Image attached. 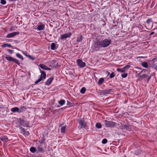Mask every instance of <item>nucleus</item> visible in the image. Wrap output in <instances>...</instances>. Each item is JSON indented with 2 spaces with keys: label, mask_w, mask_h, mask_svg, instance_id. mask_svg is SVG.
<instances>
[{
  "label": "nucleus",
  "mask_w": 157,
  "mask_h": 157,
  "mask_svg": "<svg viewBox=\"0 0 157 157\" xmlns=\"http://www.w3.org/2000/svg\"><path fill=\"white\" fill-rule=\"evenodd\" d=\"M128 127V126L127 125H123L122 126L121 128L123 129H124Z\"/></svg>",
  "instance_id": "a19ab883"
},
{
  "label": "nucleus",
  "mask_w": 157,
  "mask_h": 157,
  "mask_svg": "<svg viewBox=\"0 0 157 157\" xmlns=\"http://www.w3.org/2000/svg\"><path fill=\"white\" fill-rule=\"evenodd\" d=\"M151 67H152L153 68H156V65L154 63V62H153V63L151 65Z\"/></svg>",
  "instance_id": "ea45409f"
},
{
  "label": "nucleus",
  "mask_w": 157,
  "mask_h": 157,
  "mask_svg": "<svg viewBox=\"0 0 157 157\" xmlns=\"http://www.w3.org/2000/svg\"><path fill=\"white\" fill-rule=\"evenodd\" d=\"M11 110L13 113L17 112L19 113V108L17 107L13 108L11 109Z\"/></svg>",
  "instance_id": "4468645a"
},
{
  "label": "nucleus",
  "mask_w": 157,
  "mask_h": 157,
  "mask_svg": "<svg viewBox=\"0 0 157 157\" xmlns=\"http://www.w3.org/2000/svg\"><path fill=\"white\" fill-rule=\"evenodd\" d=\"M114 73L112 72L110 75V77L111 78H113L114 76Z\"/></svg>",
  "instance_id": "79ce46f5"
},
{
  "label": "nucleus",
  "mask_w": 157,
  "mask_h": 157,
  "mask_svg": "<svg viewBox=\"0 0 157 157\" xmlns=\"http://www.w3.org/2000/svg\"><path fill=\"white\" fill-rule=\"evenodd\" d=\"M154 59H152V60H151V61H153V60H154Z\"/></svg>",
  "instance_id": "6e6d98bb"
},
{
  "label": "nucleus",
  "mask_w": 157,
  "mask_h": 157,
  "mask_svg": "<svg viewBox=\"0 0 157 157\" xmlns=\"http://www.w3.org/2000/svg\"><path fill=\"white\" fill-rule=\"evenodd\" d=\"M10 1H16L17 0H9Z\"/></svg>",
  "instance_id": "603ef678"
},
{
  "label": "nucleus",
  "mask_w": 157,
  "mask_h": 157,
  "mask_svg": "<svg viewBox=\"0 0 157 157\" xmlns=\"http://www.w3.org/2000/svg\"><path fill=\"white\" fill-rule=\"evenodd\" d=\"M30 151L32 153H37V148L34 147H31L30 148Z\"/></svg>",
  "instance_id": "2eb2a0df"
},
{
  "label": "nucleus",
  "mask_w": 157,
  "mask_h": 157,
  "mask_svg": "<svg viewBox=\"0 0 157 157\" xmlns=\"http://www.w3.org/2000/svg\"><path fill=\"white\" fill-rule=\"evenodd\" d=\"M7 51L9 52L10 54H11L13 53V50H12L10 49H8Z\"/></svg>",
  "instance_id": "37998d69"
},
{
  "label": "nucleus",
  "mask_w": 157,
  "mask_h": 157,
  "mask_svg": "<svg viewBox=\"0 0 157 157\" xmlns=\"http://www.w3.org/2000/svg\"><path fill=\"white\" fill-rule=\"evenodd\" d=\"M79 124L81 126V127L79 128L78 126V128L80 129L82 128H85L86 126V122L83 120H80L78 121Z\"/></svg>",
  "instance_id": "39448f33"
},
{
  "label": "nucleus",
  "mask_w": 157,
  "mask_h": 157,
  "mask_svg": "<svg viewBox=\"0 0 157 157\" xmlns=\"http://www.w3.org/2000/svg\"><path fill=\"white\" fill-rule=\"evenodd\" d=\"M96 127L98 128H101V125L99 123H97L95 125Z\"/></svg>",
  "instance_id": "a878e982"
},
{
  "label": "nucleus",
  "mask_w": 157,
  "mask_h": 157,
  "mask_svg": "<svg viewBox=\"0 0 157 157\" xmlns=\"http://www.w3.org/2000/svg\"><path fill=\"white\" fill-rule=\"evenodd\" d=\"M71 35V33H69L64 34L61 36L60 38L61 40H63L70 37Z\"/></svg>",
  "instance_id": "1a4fd4ad"
},
{
  "label": "nucleus",
  "mask_w": 157,
  "mask_h": 157,
  "mask_svg": "<svg viewBox=\"0 0 157 157\" xmlns=\"http://www.w3.org/2000/svg\"><path fill=\"white\" fill-rule=\"evenodd\" d=\"M148 77V75H146V74H143L141 76H140V79H142L143 78H146Z\"/></svg>",
  "instance_id": "393cba45"
},
{
  "label": "nucleus",
  "mask_w": 157,
  "mask_h": 157,
  "mask_svg": "<svg viewBox=\"0 0 157 157\" xmlns=\"http://www.w3.org/2000/svg\"><path fill=\"white\" fill-rule=\"evenodd\" d=\"M147 82H148L151 78V76H148V77H147Z\"/></svg>",
  "instance_id": "a18cd8bd"
},
{
  "label": "nucleus",
  "mask_w": 157,
  "mask_h": 157,
  "mask_svg": "<svg viewBox=\"0 0 157 157\" xmlns=\"http://www.w3.org/2000/svg\"><path fill=\"white\" fill-rule=\"evenodd\" d=\"M0 139L4 143H6L9 141L8 139L6 136H1L0 137Z\"/></svg>",
  "instance_id": "9b49d317"
},
{
  "label": "nucleus",
  "mask_w": 157,
  "mask_h": 157,
  "mask_svg": "<svg viewBox=\"0 0 157 157\" xmlns=\"http://www.w3.org/2000/svg\"><path fill=\"white\" fill-rule=\"evenodd\" d=\"M104 81V79L103 78H100L98 81V83L99 85H101L102 84Z\"/></svg>",
  "instance_id": "c756f323"
},
{
  "label": "nucleus",
  "mask_w": 157,
  "mask_h": 157,
  "mask_svg": "<svg viewBox=\"0 0 157 157\" xmlns=\"http://www.w3.org/2000/svg\"><path fill=\"white\" fill-rule=\"evenodd\" d=\"M154 34V32H152L151 33H150V35H152L153 34Z\"/></svg>",
  "instance_id": "8fccbe9b"
},
{
  "label": "nucleus",
  "mask_w": 157,
  "mask_h": 157,
  "mask_svg": "<svg viewBox=\"0 0 157 157\" xmlns=\"http://www.w3.org/2000/svg\"><path fill=\"white\" fill-rule=\"evenodd\" d=\"M113 90V89H110L105 90H104V91H105L104 95H106L107 94H110V92H111Z\"/></svg>",
  "instance_id": "f3484780"
},
{
  "label": "nucleus",
  "mask_w": 157,
  "mask_h": 157,
  "mask_svg": "<svg viewBox=\"0 0 157 157\" xmlns=\"http://www.w3.org/2000/svg\"><path fill=\"white\" fill-rule=\"evenodd\" d=\"M151 22V19H149L147 21L146 23L148 24H149Z\"/></svg>",
  "instance_id": "c03bdc74"
},
{
  "label": "nucleus",
  "mask_w": 157,
  "mask_h": 157,
  "mask_svg": "<svg viewBox=\"0 0 157 157\" xmlns=\"http://www.w3.org/2000/svg\"><path fill=\"white\" fill-rule=\"evenodd\" d=\"M26 109L25 107L24 106H22L19 109V113H22L23 112L25 109Z\"/></svg>",
  "instance_id": "6ab92c4d"
},
{
  "label": "nucleus",
  "mask_w": 157,
  "mask_h": 157,
  "mask_svg": "<svg viewBox=\"0 0 157 157\" xmlns=\"http://www.w3.org/2000/svg\"><path fill=\"white\" fill-rule=\"evenodd\" d=\"M67 105H68L69 107L72 106L74 105L72 103H71V102L69 101H67Z\"/></svg>",
  "instance_id": "7c9ffc66"
},
{
  "label": "nucleus",
  "mask_w": 157,
  "mask_h": 157,
  "mask_svg": "<svg viewBox=\"0 0 157 157\" xmlns=\"http://www.w3.org/2000/svg\"><path fill=\"white\" fill-rule=\"evenodd\" d=\"M53 79V78L52 77H51L49 78L46 82V84L47 85H49L52 82Z\"/></svg>",
  "instance_id": "dca6fc26"
},
{
  "label": "nucleus",
  "mask_w": 157,
  "mask_h": 157,
  "mask_svg": "<svg viewBox=\"0 0 157 157\" xmlns=\"http://www.w3.org/2000/svg\"><path fill=\"white\" fill-rule=\"evenodd\" d=\"M117 71H118V72H121L124 73L125 72V71L124 69L123 68H118L117 69Z\"/></svg>",
  "instance_id": "bb28decb"
},
{
  "label": "nucleus",
  "mask_w": 157,
  "mask_h": 157,
  "mask_svg": "<svg viewBox=\"0 0 157 157\" xmlns=\"http://www.w3.org/2000/svg\"><path fill=\"white\" fill-rule=\"evenodd\" d=\"M20 129L21 130V132L22 133H25V129L23 128V127H20Z\"/></svg>",
  "instance_id": "2f4dec72"
},
{
  "label": "nucleus",
  "mask_w": 157,
  "mask_h": 157,
  "mask_svg": "<svg viewBox=\"0 0 157 157\" xmlns=\"http://www.w3.org/2000/svg\"><path fill=\"white\" fill-rule=\"evenodd\" d=\"M128 74L126 73L122 74L121 75V77L123 78H125L127 76Z\"/></svg>",
  "instance_id": "f704fd0d"
},
{
  "label": "nucleus",
  "mask_w": 157,
  "mask_h": 157,
  "mask_svg": "<svg viewBox=\"0 0 157 157\" xmlns=\"http://www.w3.org/2000/svg\"><path fill=\"white\" fill-rule=\"evenodd\" d=\"M130 67V66L129 65H126L123 68L124 70L126 69H129Z\"/></svg>",
  "instance_id": "58836bf2"
},
{
  "label": "nucleus",
  "mask_w": 157,
  "mask_h": 157,
  "mask_svg": "<svg viewBox=\"0 0 157 157\" xmlns=\"http://www.w3.org/2000/svg\"><path fill=\"white\" fill-rule=\"evenodd\" d=\"M40 71L41 73V76L40 78L35 82V84H37L42 80L43 78L44 79L46 77V74L45 73L44 71H41L40 70Z\"/></svg>",
  "instance_id": "7ed1b4c3"
},
{
  "label": "nucleus",
  "mask_w": 157,
  "mask_h": 157,
  "mask_svg": "<svg viewBox=\"0 0 157 157\" xmlns=\"http://www.w3.org/2000/svg\"><path fill=\"white\" fill-rule=\"evenodd\" d=\"M39 24V25L36 26L37 30L39 31L44 30L45 26V25L41 23H40Z\"/></svg>",
  "instance_id": "6e6552de"
},
{
  "label": "nucleus",
  "mask_w": 157,
  "mask_h": 157,
  "mask_svg": "<svg viewBox=\"0 0 157 157\" xmlns=\"http://www.w3.org/2000/svg\"><path fill=\"white\" fill-rule=\"evenodd\" d=\"M58 102L61 105H63L65 104V101L64 100H61L59 101Z\"/></svg>",
  "instance_id": "412c9836"
},
{
  "label": "nucleus",
  "mask_w": 157,
  "mask_h": 157,
  "mask_svg": "<svg viewBox=\"0 0 157 157\" xmlns=\"http://www.w3.org/2000/svg\"><path fill=\"white\" fill-rule=\"evenodd\" d=\"M141 65L144 68H147L148 67L147 63L145 62L142 63Z\"/></svg>",
  "instance_id": "aec40b11"
},
{
  "label": "nucleus",
  "mask_w": 157,
  "mask_h": 157,
  "mask_svg": "<svg viewBox=\"0 0 157 157\" xmlns=\"http://www.w3.org/2000/svg\"><path fill=\"white\" fill-rule=\"evenodd\" d=\"M16 56L18 58L22 60H23L24 59V58L19 53H17L16 54Z\"/></svg>",
  "instance_id": "4be33fe9"
},
{
  "label": "nucleus",
  "mask_w": 157,
  "mask_h": 157,
  "mask_svg": "<svg viewBox=\"0 0 157 157\" xmlns=\"http://www.w3.org/2000/svg\"><path fill=\"white\" fill-rule=\"evenodd\" d=\"M40 66L41 67V68L42 69L48 70H50L51 69L47 67L46 66L43 64H40Z\"/></svg>",
  "instance_id": "f8f14e48"
},
{
  "label": "nucleus",
  "mask_w": 157,
  "mask_h": 157,
  "mask_svg": "<svg viewBox=\"0 0 157 157\" xmlns=\"http://www.w3.org/2000/svg\"><path fill=\"white\" fill-rule=\"evenodd\" d=\"M107 140L106 139H103L102 141V143L103 144H105L106 143H107Z\"/></svg>",
  "instance_id": "c9c22d12"
},
{
  "label": "nucleus",
  "mask_w": 157,
  "mask_h": 157,
  "mask_svg": "<svg viewBox=\"0 0 157 157\" xmlns=\"http://www.w3.org/2000/svg\"><path fill=\"white\" fill-rule=\"evenodd\" d=\"M86 91V88L85 87L82 88L80 90V92L82 94H84Z\"/></svg>",
  "instance_id": "b1692460"
},
{
  "label": "nucleus",
  "mask_w": 157,
  "mask_h": 157,
  "mask_svg": "<svg viewBox=\"0 0 157 157\" xmlns=\"http://www.w3.org/2000/svg\"><path fill=\"white\" fill-rule=\"evenodd\" d=\"M5 58L8 61L14 62L18 65L20 64V63L17 59L11 57L10 56L7 55Z\"/></svg>",
  "instance_id": "f03ea898"
},
{
  "label": "nucleus",
  "mask_w": 157,
  "mask_h": 157,
  "mask_svg": "<svg viewBox=\"0 0 157 157\" xmlns=\"http://www.w3.org/2000/svg\"><path fill=\"white\" fill-rule=\"evenodd\" d=\"M44 149L41 146H39L37 147V153H42L44 152Z\"/></svg>",
  "instance_id": "ddd939ff"
},
{
  "label": "nucleus",
  "mask_w": 157,
  "mask_h": 157,
  "mask_svg": "<svg viewBox=\"0 0 157 157\" xmlns=\"http://www.w3.org/2000/svg\"><path fill=\"white\" fill-rule=\"evenodd\" d=\"M1 3L2 4L5 5L6 3V1L5 0H1Z\"/></svg>",
  "instance_id": "4c0bfd02"
},
{
  "label": "nucleus",
  "mask_w": 157,
  "mask_h": 157,
  "mask_svg": "<svg viewBox=\"0 0 157 157\" xmlns=\"http://www.w3.org/2000/svg\"><path fill=\"white\" fill-rule=\"evenodd\" d=\"M20 124L23 126L24 127H26L28 126V123L27 121H25L24 120L22 119H20Z\"/></svg>",
  "instance_id": "9d476101"
},
{
  "label": "nucleus",
  "mask_w": 157,
  "mask_h": 157,
  "mask_svg": "<svg viewBox=\"0 0 157 157\" xmlns=\"http://www.w3.org/2000/svg\"><path fill=\"white\" fill-rule=\"evenodd\" d=\"M66 127L65 126H63L61 127L60 129L61 132L62 133H64L65 132Z\"/></svg>",
  "instance_id": "cd10ccee"
},
{
  "label": "nucleus",
  "mask_w": 157,
  "mask_h": 157,
  "mask_svg": "<svg viewBox=\"0 0 157 157\" xmlns=\"http://www.w3.org/2000/svg\"><path fill=\"white\" fill-rule=\"evenodd\" d=\"M104 90H99L98 91V92L100 93L101 94L104 95Z\"/></svg>",
  "instance_id": "72a5a7b5"
},
{
  "label": "nucleus",
  "mask_w": 157,
  "mask_h": 157,
  "mask_svg": "<svg viewBox=\"0 0 157 157\" xmlns=\"http://www.w3.org/2000/svg\"><path fill=\"white\" fill-rule=\"evenodd\" d=\"M147 71V70L145 69H143V70H142L141 71V73H142L143 72H145Z\"/></svg>",
  "instance_id": "49530a36"
},
{
  "label": "nucleus",
  "mask_w": 157,
  "mask_h": 157,
  "mask_svg": "<svg viewBox=\"0 0 157 157\" xmlns=\"http://www.w3.org/2000/svg\"><path fill=\"white\" fill-rule=\"evenodd\" d=\"M40 141H41L40 143V144H43V140H42V141H40Z\"/></svg>",
  "instance_id": "3c124183"
},
{
  "label": "nucleus",
  "mask_w": 157,
  "mask_h": 157,
  "mask_svg": "<svg viewBox=\"0 0 157 157\" xmlns=\"http://www.w3.org/2000/svg\"><path fill=\"white\" fill-rule=\"evenodd\" d=\"M104 122L106 127H114L115 125V123L112 121H108L107 120H105Z\"/></svg>",
  "instance_id": "20e7f679"
},
{
  "label": "nucleus",
  "mask_w": 157,
  "mask_h": 157,
  "mask_svg": "<svg viewBox=\"0 0 157 157\" xmlns=\"http://www.w3.org/2000/svg\"><path fill=\"white\" fill-rule=\"evenodd\" d=\"M141 72H140V73L137 74V76L139 77V78H140V76H141V75H141Z\"/></svg>",
  "instance_id": "09e8293b"
},
{
  "label": "nucleus",
  "mask_w": 157,
  "mask_h": 157,
  "mask_svg": "<svg viewBox=\"0 0 157 157\" xmlns=\"http://www.w3.org/2000/svg\"><path fill=\"white\" fill-rule=\"evenodd\" d=\"M82 39V35H80V37L77 38V42H81Z\"/></svg>",
  "instance_id": "c85d7f7f"
},
{
  "label": "nucleus",
  "mask_w": 157,
  "mask_h": 157,
  "mask_svg": "<svg viewBox=\"0 0 157 157\" xmlns=\"http://www.w3.org/2000/svg\"><path fill=\"white\" fill-rule=\"evenodd\" d=\"M28 57L31 60H33L35 59V58L34 57H32L30 55H28Z\"/></svg>",
  "instance_id": "e433bc0d"
},
{
  "label": "nucleus",
  "mask_w": 157,
  "mask_h": 157,
  "mask_svg": "<svg viewBox=\"0 0 157 157\" xmlns=\"http://www.w3.org/2000/svg\"><path fill=\"white\" fill-rule=\"evenodd\" d=\"M57 107H60V106L59 105H58Z\"/></svg>",
  "instance_id": "864d4df0"
},
{
  "label": "nucleus",
  "mask_w": 157,
  "mask_h": 157,
  "mask_svg": "<svg viewBox=\"0 0 157 157\" xmlns=\"http://www.w3.org/2000/svg\"><path fill=\"white\" fill-rule=\"evenodd\" d=\"M111 42L110 39H105L101 40H97L94 43V49L96 51H99L101 48H105L108 46Z\"/></svg>",
  "instance_id": "f257e3e1"
},
{
  "label": "nucleus",
  "mask_w": 157,
  "mask_h": 157,
  "mask_svg": "<svg viewBox=\"0 0 157 157\" xmlns=\"http://www.w3.org/2000/svg\"><path fill=\"white\" fill-rule=\"evenodd\" d=\"M51 49L54 50L56 48V44L55 43H52L51 45Z\"/></svg>",
  "instance_id": "5701e85b"
},
{
  "label": "nucleus",
  "mask_w": 157,
  "mask_h": 157,
  "mask_svg": "<svg viewBox=\"0 0 157 157\" xmlns=\"http://www.w3.org/2000/svg\"><path fill=\"white\" fill-rule=\"evenodd\" d=\"M121 125V123H116L115 127H116L117 128H118L120 127Z\"/></svg>",
  "instance_id": "473e14b6"
},
{
  "label": "nucleus",
  "mask_w": 157,
  "mask_h": 157,
  "mask_svg": "<svg viewBox=\"0 0 157 157\" xmlns=\"http://www.w3.org/2000/svg\"><path fill=\"white\" fill-rule=\"evenodd\" d=\"M66 108V107H64V108H62V109H65V108Z\"/></svg>",
  "instance_id": "5fc2aeb1"
},
{
  "label": "nucleus",
  "mask_w": 157,
  "mask_h": 157,
  "mask_svg": "<svg viewBox=\"0 0 157 157\" xmlns=\"http://www.w3.org/2000/svg\"><path fill=\"white\" fill-rule=\"evenodd\" d=\"M77 62L78 63V66L81 67H83L85 66V63L83 62L81 59H78L77 60Z\"/></svg>",
  "instance_id": "423d86ee"
},
{
  "label": "nucleus",
  "mask_w": 157,
  "mask_h": 157,
  "mask_svg": "<svg viewBox=\"0 0 157 157\" xmlns=\"http://www.w3.org/2000/svg\"><path fill=\"white\" fill-rule=\"evenodd\" d=\"M19 32H13L8 34L6 36V37L8 38H10L18 34Z\"/></svg>",
  "instance_id": "0eeeda50"
},
{
  "label": "nucleus",
  "mask_w": 157,
  "mask_h": 157,
  "mask_svg": "<svg viewBox=\"0 0 157 157\" xmlns=\"http://www.w3.org/2000/svg\"><path fill=\"white\" fill-rule=\"evenodd\" d=\"M23 54L24 55H25L26 56H27V57H28V55L27 54V52H23Z\"/></svg>",
  "instance_id": "de8ad7c7"
},
{
  "label": "nucleus",
  "mask_w": 157,
  "mask_h": 157,
  "mask_svg": "<svg viewBox=\"0 0 157 157\" xmlns=\"http://www.w3.org/2000/svg\"><path fill=\"white\" fill-rule=\"evenodd\" d=\"M1 47L2 48H5L6 47H12V46L10 44H5L1 45Z\"/></svg>",
  "instance_id": "a211bd4d"
}]
</instances>
